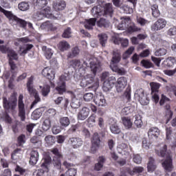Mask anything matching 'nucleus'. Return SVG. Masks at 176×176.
Segmentation results:
<instances>
[{
	"instance_id": "1",
	"label": "nucleus",
	"mask_w": 176,
	"mask_h": 176,
	"mask_svg": "<svg viewBox=\"0 0 176 176\" xmlns=\"http://www.w3.org/2000/svg\"><path fill=\"white\" fill-rule=\"evenodd\" d=\"M3 107L6 111L4 113V120L6 123L10 124V123H12V118H10L8 112H14L17 107V96H16V94H13L11 95L8 100L6 97H3Z\"/></svg>"
},
{
	"instance_id": "2",
	"label": "nucleus",
	"mask_w": 176,
	"mask_h": 176,
	"mask_svg": "<svg viewBox=\"0 0 176 176\" xmlns=\"http://www.w3.org/2000/svg\"><path fill=\"white\" fill-rule=\"evenodd\" d=\"M155 153L160 157H166L164 162H162V167L167 173H171L173 171V159L170 152L167 151V145L161 144L160 150H155Z\"/></svg>"
},
{
	"instance_id": "3",
	"label": "nucleus",
	"mask_w": 176,
	"mask_h": 176,
	"mask_svg": "<svg viewBox=\"0 0 176 176\" xmlns=\"http://www.w3.org/2000/svg\"><path fill=\"white\" fill-rule=\"evenodd\" d=\"M122 60V55L120 54V51L119 50H114L113 51V56L111 58V60L110 63V68L113 72H116L119 75H125L126 70L124 68L120 67L118 66V64L120 63Z\"/></svg>"
},
{
	"instance_id": "4",
	"label": "nucleus",
	"mask_w": 176,
	"mask_h": 176,
	"mask_svg": "<svg viewBox=\"0 0 176 176\" xmlns=\"http://www.w3.org/2000/svg\"><path fill=\"white\" fill-rule=\"evenodd\" d=\"M0 12L1 13H3L4 16H6V17H7L9 21H15L17 25H19L21 28H25V27H27V21L13 14V12H12V11L6 10L3 9V8H1V6H0Z\"/></svg>"
},
{
	"instance_id": "5",
	"label": "nucleus",
	"mask_w": 176,
	"mask_h": 176,
	"mask_svg": "<svg viewBox=\"0 0 176 176\" xmlns=\"http://www.w3.org/2000/svg\"><path fill=\"white\" fill-rule=\"evenodd\" d=\"M89 85H91L88 87ZM80 86H81V87H88V89H91L93 91H97V89H98L100 84L97 81L94 82V77H89V76H87V77H84L81 79Z\"/></svg>"
},
{
	"instance_id": "6",
	"label": "nucleus",
	"mask_w": 176,
	"mask_h": 176,
	"mask_svg": "<svg viewBox=\"0 0 176 176\" xmlns=\"http://www.w3.org/2000/svg\"><path fill=\"white\" fill-rule=\"evenodd\" d=\"M45 17H46L47 19H53V17H54V16H53V14H52L50 7H47L44 9H41L34 14V19L37 20V21L43 20Z\"/></svg>"
},
{
	"instance_id": "7",
	"label": "nucleus",
	"mask_w": 176,
	"mask_h": 176,
	"mask_svg": "<svg viewBox=\"0 0 176 176\" xmlns=\"http://www.w3.org/2000/svg\"><path fill=\"white\" fill-rule=\"evenodd\" d=\"M24 96L23 94H20L18 98V109L19 116L22 122L25 120V104H24Z\"/></svg>"
},
{
	"instance_id": "8",
	"label": "nucleus",
	"mask_w": 176,
	"mask_h": 176,
	"mask_svg": "<svg viewBox=\"0 0 176 176\" xmlns=\"http://www.w3.org/2000/svg\"><path fill=\"white\" fill-rule=\"evenodd\" d=\"M166 25L167 21L164 18H160L151 25V30L153 32H157V31H162V30L166 28Z\"/></svg>"
},
{
	"instance_id": "9",
	"label": "nucleus",
	"mask_w": 176,
	"mask_h": 176,
	"mask_svg": "<svg viewBox=\"0 0 176 176\" xmlns=\"http://www.w3.org/2000/svg\"><path fill=\"white\" fill-rule=\"evenodd\" d=\"M52 163V158L47 157L43 160L41 167V168L37 170L36 176H45V173L49 172V164Z\"/></svg>"
},
{
	"instance_id": "10",
	"label": "nucleus",
	"mask_w": 176,
	"mask_h": 176,
	"mask_svg": "<svg viewBox=\"0 0 176 176\" xmlns=\"http://www.w3.org/2000/svg\"><path fill=\"white\" fill-rule=\"evenodd\" d=\"M100 142H101V140H100L98 133H94V135L91 138V153H96V152H97V150L98 149V148H100Z\"/></svg>"
},
{
	"instance_id": "11",
	"label": "nucleus",
	"mask_w": 176,
	"mask_h": 176,
	"mask_svg": "<svg viewBox=\"0 0 176 176\" xmlns=\"http://www.w3.org/2000/svg\"><path fill=\"white\" fill-rule=\"evenodd\" d=\"M115 83H116V78L113 76L104 80L102 86L103 91H109L115 86Z\"/></svg>"
},
{
	"instance_id": "12",
	"label": "nucleus",
	"mask_w": 176,
	"mask_h": 176,
	"mask_svg": "<svg viewBox=\"0 0 176 176\" xmlns=\"http://www.w3.org/2000/svg\"><path fill=\"white\" fill-rule=\"evenodd\" d=\"M41 75L48 80H53L56 78V72L49 67H45L42 70Z\"/></svg>"
},
{
	"instance_id": "13",
	"label": "nucleus",
	"mask_w": 176,
	"mask_h": 176,
	"mask_svg": "<svg viewBox=\"0 0 176 176\" xmlns=\"http://www.w3.org/2000/svg\"><path fill=\"white\" fill-rule=\"evenodd\" d=\"M126 86H127V78L126 77H120L117 80L116 85L118 93H120L124 90Z\"/></svg>"
},
{
	"instance_id": "14",
	"label": "nucleus",
	"mask_w": 176,
	"mask_h": 176,
	"mask_svg": "<svg viewBox=\"0 0 176 176\" xmlns=\"http://www.w3.org/2000/svg\"><path fill=\"white\" fill-rule=\"evenodd\" d=\"M136 96L138 97L139 102L142 105H148L149 104V99L145 96L144 89H140L137 91Z\"/></svg>"
},
{
	"instance_id": "15",
	"label": "nucleus",
	"mask_w": 176,
	"mask_h": 176,
	"mask_svg": "<svg viewBox=\"0 0 176 176\" xmlns=\"http://www.w3.org/2000/svg\"><path fill=\"white\" fill-rule=\"evenodd\" d=\"M94 102L98 107H105V104H107L105 97L101 93L97 94L94 96Z\"/></svg>"
},
{
	"instance_id": "16",
	"label": "nucleus",
	"mask_w": 176,
	"mask_h": 176,
	"mask_svg": "<svg viewBox=\"0 0 176 176\" xmlns=\"http://www.w3.org/2000/svg\"><path fill=\"white\" fill-rule=\"evenodd\" d=\"M67 6V3L64 0H57L54 1L53 8L56 12H60L61 10H64L65 7Z\"/></svg>"
},
{
	"instance_id": "17",
	"label": "nucleus",
	"mask_w": 176,
	"mask_h": 176,
	"mask_svg": "<svg viewBox=\"0 0 176 176\" xmlns=\"http://www.w3.org/2000/svg\"><path fill=\"white\" fill-rule=\"evenodd\" d=\"M52 153L58 159L56 162V161H54V164H55L54 166L58 170H60V168H61V162H60V160H58V159H61V157H63V155H61V153H60V151H58V148H53L52 150Z\"/></svg>"
},
{
	"instance_id": "18",
	"label": "nucleus",
	"mask_w": 176,
	"mask_h": 176,
	"mask_svg": "<svg viewBox=\"0 0 176 176\" xmlns=\"http://www.w3.org/2000/svg\"><path fill=\"white\" fill-rule=\"evenodd\" d=\"M38 160H39V153L36 150H32L29 161L30 166H35Z\"/></svg>"
},
{
	"instance_id": "19",
	"label": "nucleus",
	"mask_w": 176,
	"mask_h": 176,
	"mask_svg": "<svg viewBox=\"0 0 176 176\" xmlns=\"http://www.w3.org/2000/svg\"><path fill=\"white\" fill-rule=\"evenodd\" d=\"M91 13L94 17H100L104 16L103 8L101 5H98L94 6L91 10Z\"/></svg>"
},
{
	"instance_id": "20",
	"label": "nucleus",
	"mask_w": 176,
	"mask_h": 176,
	"mask_svg": "<svg viewBox=\"0 0 176 176\" xmlns=\"http://www.w3.org/2000/svg\"><path fill=\"white\" fill-rule=\"evenodd\" d=\"M113 14V6L112 3H108L103 6V16H111Z\"/></svg>"
},
{
	"instance_id": "21",
	"label": "nucleus",
	"mask_w": 176,
	"mask_h": 176,
	"mask_svg": "<svg viewBox=\"0 0 176 176\" xmlns=\"http://www.w3.org/2000/svg\"><path fill=\"white\" fill-rule=\"evenodd\" d=\"M174 64H176L175 58L170 56L163 61L162 65L164 68H171Z\"/></svg>"
},
{
	"instance_id": "22",
	"label": "nucleus",
	"mask_w": 176,
	"mask_h": 176,
	"mask_svg": "<svg viewBox=\"0 0 176 176\" xmlns=\"http://www.w3.org/2000/svg\"><path fill=\"white\" fill-rule=\"evenodd\" d=\"M54 101L55 104H56V105H60V104H61V102L63 101L62 107L65 109V111H67V108H68V104H69V100H68V98L58 97Z\"/></svg>"
},
{
	"instance_id": "23",
	"label": "nucleus",
	"mask_w": 176,
	"mask_h": 176,
	"mask_svg": "<svg viewBox=\"0 0 176 176\" xmlns=\"http://www.w3.org/2000/svg\"><path fill=\"white\" fill-rule=\"evenodd\" d=\"M89 113H90V109L87 107H82L78 113V118L80 120H85L87 119Z\"/></svg>"
},
{
	"instance_id": "24",
	"label": "nucleus",
	"mask_w": 176,
	"mask_h": 176,
	"mask_svg": "<svg viewBox=\"0 0 176 176\" xmlns=\"http://www.w3.org/2000/svg\"><path fill=\"white\" fill-rule=\"evenodd\" d=\"M91 71L94 75H96L98 71H101V63L100 62L91 61L90 62Z\"/></svg>"
},
{
	"instance_id": "25",
	"label": "nucleus",
	"mask_w": 176,
	"mask_h": 176,
	"mask_svg": "<svg viewBox=\"0 0 176 176\" xmlns=\"http://www.w3.org/2000/svg\"><path fill=\"white\" fill-rule=\"evenodd\" d=\"M26 86L29 94L35 93L36 89H34V76H31L28 78Z\"/></svg>"
},
{
	"instance_id": "26",
	"label": "nucleus",
	"mask_w": 176,
	"mask_h": 176,
	"mask_svg": "<svg viewBox=\"0 0 176 176\" xmlns=\"http://www.w3.org/2000/svg\"><path fill=\"white\" fill-rule=\"evenodd\" d=\"M69 133H74L75 131H82V133H90L89 129L83 128V126L80 124H76L72 126V127L69 130Z\"/></svg>"
},
{
	"instance_id": "27",
	"label": "nucleus",
	"mask_w": 176,
	"mask_h": 176,
	"mask_svg": "<svg viewBox=\"0 0 176 176\" xmlns=\"http://www.w3.org/2000/svg\"><path fill=\"white\" fill-rule=\"evenodd\" d=\"M70 142L74 149H77V148H80L81 145H83V141L79 138H70Z\"/></svg>"
},
{
	"instance_id": "28",
	"label": "nucleus",
	"mask_w": 176,
	"mask_h": 176,
	"mask_svg": "<svg viewBox=\"0 0 176 176\" xmlns=\"http://www.w3.org/2000/svg\"><path fill=\"white\" fill-rule=\"evenodd\" d=\"M96 23H97L96 18H91L89 19H87L85 23V28L86 30H93V27L96 25Z\"/></svg>"
},
{
	"instance_id": "29",
	"label": "nucleus",
	"mask_w": 176,
	"mask_h": 176,
	"mask_svg": "<svg viewBox=\"0 0 176 176\" xmlns=\"http://www.w3.org/2000/svg\"><path fill=\"white\" fill-rule=\"evenodd\" d=\"M151 14L154 19H159L160 17V11L159 10V6L153 4L151 6Z\"/></svg>"
},
{
	"instance_id": "30",
	"label": "nucleus",
	"mask_w": 176,
	"mask_h": 176,
	"mask_svg": "<svg viewBox=\"0 0 176 176\" xmlns=\"http://www.w3.org/2000/svg\"><path fill=\"white\" fill-rule=\"evenodd\" d=\"M41 28L43 30H47L48 31H56L57 28L54 27L53 23L50 21H47L42 23Z\"/></svg>"
},
{
	"instance_id": "31",
	"label": "nucleus",
	"mask_w": 176,
	"mask_h": 176,
	"mask_svg": "<svg viewBox=\"0 0 176 176\" xmlns=\"http://www.w3.org/2000/svg\"><path fill=\"white\" fill-rule=\"evenodd\" d=\"M104 163H105V157L104 156L99 157L98 163L95 164L94 170H96V171H100L101 168L104 167Z\"/></svg>"
},
{
	"instance_id": "32",
	"label": "nucleus",
	"mask_w": 176,
	"mask_h": 176,
	"mask_svg": "<svg viewBox=\"0 0 176 176\" xmlns=\"http://www.w3.org/2000/svg\"><path fill=\"white\" fill-rule=\"evenodd\" d=\"M131 23L130 18H126L118 25L119 30H127L129 28V25Z\"/></svg>"
},
{
	"instance_id": "33",
	"label": "nucleus",
	"mask_w": 176,
	"mask_h": 176,
	"mask_svg": "<svg viewBox=\"0 0 176 176\" xmlns=\"http://www.w3.org/2000/svg\"><path fill=\"white\" fill-rule=\"evenodd\" d=\"M80 53V50L78 47H74L72 49V51L67 54V58H74V57H78Z\"/></svg>"
},
{
	"instance_id": "34",
	"label": "nucleus",
	"mask_w": 176,
	"mask_h": 176,
	"mask_svg": "<svg viewBox=\"0 0 176 176\" xmlns=\"http://www.w3.org/2000/svg\"><path fill=\"white\" fill-rule=\"evenodd\" d=\"M43 113V108L36 109L32 113V119H33V120H38V119H39V118L42 116Z\"/></svg>"
},
{
	"instance_id": "35",
	"label": "nucleus",
	"mask_w": 176,
	"mask_h": 176,
	"mask_svg": "<svg viewBox=\"0 0 176 176\" xmlns=\"http://www.w3.org/2000/svg\"><path fill=\"white\" fill-rule=\"evenodd\" d=\"M69 47H71L69 43L65 41H62L58 44V49L60 52H65L66 50H68Z\"/></svg>"
},
{
	"instance_id": "36",
	"label": "nucleus",
	"mask_w": 176,
	"mask_h": 176,
	"mask_svg": "<svg viewBox=\"0 0 176 176\" xmlns=\"http://www.w3.org/2000/svg\"><path fill=\"white\" fill-rule=\"evenodd\" d=\"M110 24L109 21L104 18H100V20L97 21V25L98 27H100V28H108Z\"/></svg>"
},
{
	"instance_id": "37",
	"label": "nucleus",
	"mask_w": 176,
	"mask_h": 176,
	"mask_svg": "<svg viewBox=\"0 0 176 176\" xmlns=\"http://www.w3.org/2000/svg\"><path fill=\"white\" fill-rule=\"evenodd\" d=\"M147 169L148 173H153L154 170H156V165H155V159L151 157L148 159V163L147 165Z\"/></svg>"
},
{
	"instance_id": "38",
	"label": "nucleus",
	"mask_w": 176,
	"mask_h": 176,
	"mask_svg": "<svg viewBox=\"0 0 176 176\" xmlns=\"http://www.w3.org/2000/svg\"><path fill=\"white\" fill-rule=\"evenodd\" d=\"M39 87L43 97H47V96H49V93H50V85H45L43 87L39 86Z\"/></svg>"
},
{
	"instance_id": "39",
	"label": "nucleus",
	"mask_w": 176,
	"mask_h": 176,
	"mask_svg": "<svg viewBox=\"0 0 176 176\" xmlns=\"http://www.w3.org/2000/svg\"><path fill=\"white\" fill-rule=\"evenodd\" d=\"M30 94H32L34 96V100L32 102L31 106H30V109H32L35 105L37 104L38 102H41V98L39 97V94H38V91L35 90L34 93H32Z\"/></svg>"
},
{
	"instance_id": "40",
	"label": "nucleus",
	"mask_w": 176,
	"mask_h": 176,
	"mask_svg": "<svg viewBox=\"0 0 176 176\" xmlns=\"http://www.w3.org/2000/svg\"><path fill=\"white\" fill-rule=\"evenodd\" d=\"M98 36L100 45H102L103 47H105L107 41H108V36L106 34L102 33L100 34H98Z\"/></svg>"
},
{
	"instance_id": "41",
	"label": "nucleus",
	"mask_w": 176,
	"mask_h": 176,
	"mask_svg": "<svg viewBox=\"0 0 176 176\" xmlns=\"http://www.w3.org/2000/svg\"><path fill=\"white\" fill-rule=\"evenodd\" d=\"M18 8L19 10H21L22 12H26V10L30 9V3L27 1H22L19 3Z\"/></svg>"
},
{
	"instance_id": "42",
	"label": "nucleus",
	"mask_w": 176,
	"mask_h": 176,
	"mask_svg": "<svg viewBox=\"0 0 176 176\" xmlns=\"http://www.w3.org/2000/svg\"><path fill=\"white\" fill-rule=\"evenodd\" d=\"M56 90L59 94H63L67 91L65 82L59 83L58 85L56 87Z\"/></svg>"
},
{
	"instance_id": "43",
	"label": "nucleus",
	"mask_w": 176,
	"mask_h": 176,
	"mask_svg": "<svg viewBox=\"0 0 176 176\" xmlns=\"http://www.w3.org/2000/svg\"><path fill=\"white\" fill-rule=\"evenodd\" d=\"M42 50L43 52H45V56L47 60H50V58H52V56H53L52 49L47 48L46 46H43L42 47Z\"/></svg>"
},
{
	"instance_id": "44",
	"label": "nucleus",
	"mask_w": 176,
	"mask_h": 176,
	"mask_svg": "<svg viewBox=\"0 0 176 176\" xmlns=\"http://www.w3.org/2000/svg\"><path fill=\"white\" fill-rule=\"evenodd\" d=\"M71 107L72 108H74V109H78V108L80 107V99L73 98L71 102Z\"/></svg>"
},
{
	"instance_id": "45",
	"label": "nucleus",
	"mask_w": 176,
	"mask_h": 176,
	"mask_svg": "<svg viewBox=\"0 0 176 176\" xmlns=\"http://www.w3.org/2000/svg\"><path fill=\"white\" fill-rule=\"evenodd\" d=\"M122 123L125 127L128 129H131L133 126V122H131V120L127 117H124L122 118Z\"/></svg>"
},
{
	"instance_id": "46",
	"label": "nucleus",
	"mask_w": 176,
	"mask_h": 176,
	"mask_svg": "<svg viewBox=\"0 0 176 176\" xmlns=\"http://www.w3.org/2000/svg\"><path fill=\"white\" fill-rule=\"evenodd\" d=\"M150 86L151 87V93H159V89H160V84L157 82H151Z\"/></svg>"
},
{
	"instance_id": "47",
	"label": "nucleus",
	"mask_w": 176,
	"mask_h": 176,
	"mask_svg": "<svg viewBox=\"0 0 176 176\" xmlns=\"http://www.w3.org/2000/svg\"><path fill=\"white\" fill-rule=\"evenodd\" d=\"M69 65L70 67H72V68H79L80 67V60L79 59H73L69 61Z\"/></svg>"
},
{
	"instance_id": "48",
	"label": "nucleus",
	"mask_w": 176,
	"mask_h": 176,
	"mask_svg": "<svg viewBox=\"0 0 176 176\" xmlns=\"http://www.w3.org/2000/svg\"><path fill=\"white\" fill-rule=\"evenodd\" d=\"M8 56L9 57V60H12L13 61V60H19V56L16 54V53L12 50H10L8 52Z\"/></svg>"
},
{
	"instance_id": "49",
	"label": "nucleus",
	"mask_w": 176,
	"mask_h": 176,
	"mask_svg": "<svg viewBox=\"0 0 176 176\" xmlns=\"http://www.w3.org/2000/svg\"><path fill=\"white\" fill-rule=\"evenodd\" d=\"M52 122L50 121V118H47L43 121L42 129L44 131H47L49 129H50V124Z\"/></svg>"
},
{
	"instance_id": "50",
	"label": "nucleus",
	"mask_w": 176,
	"mask_h": 176,
	"mask_svg": "<svg viewBox=\"0 0 176 176\" xmlns=\"http://www.w3.org/2000/svg\"><path fill=\"white\" fill-rule=\"evenodd\" d=\"M141 64L144 68H153V63H152V62H151L150 60L143 59L141 61Z\"/></svg>"
},
{
	"instance_id": "51",
	"label": "nucleus",
	"mask_w": 176,
	"mask_h": 176,
	"mask_svg": "<svg viewBox=\"0 0 176 176\" xmlns=\"http://www.w3.org/2000/svg\"><path fill=\"white\" fill-rule=\"evenodd\" d=\"M30 142L32 144H37V146H34L36 149L39 148L40 146H42V142L38 139V136H34L30 139Z\"/></svg>"
},
{
	"instance_id": "52",
	"label": "nucleus",
	"mask_w": 176,
	"mask_h": 176,
	"mask_svg": "<svg viewBox=\"0 0 176 176\" xmlns=\"http://www.w3.org/2000/svg\"><path fill=\"white\" fill-rule=\"evenodd\" d=\"M142 117L140 116V114H138L135 116V120L134 122L135 126L140 129L142 127Z\"/></svg>"
},
{
	"instance_id": "53",
	"label": "nucleus",
	"mask_w": 176,
	"mask_h": 176,
	"mask_svg": "<svg viewBox=\"0 0 176 176\" xmlns=\"http://www.w3.org/2000/svg\"><path fill=\"white\" fill-rule=\"evenodd\" d=\"M133 52H134V47H129L122 55L124 60H126V58H129L131 54H133Z\"/></svg>"
},
{
	"instance_id": "54",
	"label": "nucleus",
	"mask_w": 176,
	"mask_h": 176,
	"mask_svg": "<svg viewBox=\"0 0 176 176\" xmlns=\"http://www.w3.org/2000/svg\"><path fill=\"white\" fill-rule=\"evenodd\" d=\"M60 123L61 126H63V127H67L69 126V118H68V117H62L60 119Z\"/></svg>"
},
{
	"instance_id": "55",
	"label": "nucleus",
	"mask_w": 176,
	"mask_h": 176,
	"mask_svg": "<svg viewBox=\"0 0 176 176\" xmlns=\"http://www.w3.org/2000/svg\"><path fill=\"white\" fill-rule=\"evenodd\" d=\"M126 30L129 34H133V32H137L138 31H140V28L135 26L134 23L129 25L128 28Z\"/></svg>"
},
{
	"instance_id": "56",
	"label": "nucleus",
	"mask_w": 176,
	"mask_h": 176,
	"mask_svg": "<svg viewBox=\"0 0 176 176\" xmlns=\"http://www.w3.org/2000/svg\"><path fill=\"white\" fill-rule=\"evenodd\" d=\"M45 141L47 145H53L56 142V138L52 135H47L45 138Z\"/></svg>"
},
{
	"instance_id": "57",
	"label": "nucleus",
	"mask_w": 176,
	"mask_h": 176,
	"mask_svg": "<svg viewBox=\"0 0 176 176\" xmlns=\"http://www.w3.org/2000/svg\"><path fill=\"white\" fill-rule=\"evenodd\" d=\"M144 171V168L142 166H136L133 168L132 171L129 172L131 175H134V174H141Z\"/></svg>"
},
{
	"instance_id": "58",
	"label": "nucleus",
	"mask_w": 176,
	"mask_h": 176,
	"mask_svg": "<svg viewBox=\"0 0 176 176\" xmlns=\"http://www.w3.org/2000/svg\"><path fill=\"white\" fill-rule=\"evenodd\" d=\"M166 54L167 50L166 49L160 48L155 51V56H157V57H162V56H166Z\"/></svg>"
},
{
	"instance_id": "59",
	"label": "nucleus",
	"mask_w": 176,
	"mask_h": 176,
	"mask_svg": "<svg viewBox=\"0 0 176 176\" xmlns=\"http://www.w3.org/2000/svg\"><path fill=\"white\" fill-rule=\"evenodd\" d=\"M17 142L18 146H23V144H25V135L23 134L19 135L17 139Z\"/></svg>"
},
{
	"instance_id": "60",
	"label": "nucleus",
	"mask_w": 176,
	"mask_h": 176,
	"mask_svg": "<svg viewBox=\"0 0 176 176\" xmlns=\"http://www.w3.org/2000/svg\"><path fill=\"white\" fill-rule=\"evenodd\" d=\"M71 34H72L71 28H67L64 30L62 38H71Z\"/></svg>"
},
{
	"instance_id": "61",
	"label": "nucleus",
	"mask_w": 176,
	"mask_h": 176,
	"mask_svg": "<svg viewBox=\"0 0 176 176\" xmlns=\"http://www.w3.org/2000/svg\"><path fill=\"white\" fill-rule=\"evenodd\" d=\"M133 109L131 107H125L122 109V115H129L133 112Z\"/></svg>"
},
{
	"instance_id": "62",
	"label": "nucleus",
	"mask_w": 176,
	"mask_h": 176,
	"mask_svg": "<svg viewBox=\"0 0 176 176\" xmlns=\"http://www.w3.org/2000/svg\"><path fill=\"white\" fill-rule=\"evenodd\" d=\"M93 98H94V95L91 93H87L83 96V99L87 102L91 101Z\"/></svg>"
},
{
	"instance_id": "63",
	"label": "nucleus",
	"mask_w": 176,
	"mask_h": 176,
	"mask_svg": "<svg viewBox=\"0 0 176 176\" xmlns=\"http://www.w3.org/2000/svg\"><path fill=\"white\" fill-rule=\"evenodd\" d=\"M77 170L75 168H69L67 171L65 172V176H76Z\"/></svg>"
},
{
	"instance_id": "64",
	"label": "nucleus",
	"mask_w": 176,
	"mask_h": 176,
	"mask_svg": "<svg viewBox=\"0 0 176 176\" xmlns=\"http://www.w3.org/2000/svg\"><path fill=\"white\" fill-rule=\"evenodd\" d=\"M110 130L111 133H120V128L116 124L110 126Z\"/></svg>"
}]
</instances>
